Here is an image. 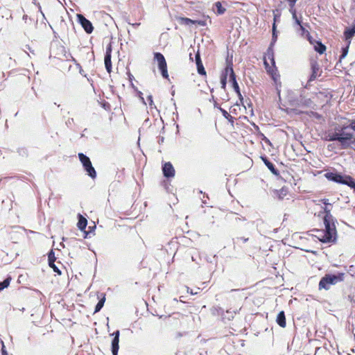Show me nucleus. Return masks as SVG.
I'll return each mask as SVG.
<instances>
[{
    "instance_id": "nucleus-1",
    "label": "nucleus",
    "mask_w": 355,
    "mask_h": 355,
    "mask_svg": "<svg viewBox=\"0 0 355 355\" xmlns=\"http://www.w3.org/2000/svg\"><path fill=\"white\" fill-rule=\"evenodd\" d=\"M324 230H316L317 238L322 243H331L336 240V230L334 223H329V227L324 225Z\"/></svg>"
},
{
    "instance_id": "nucleus-2",
    "label": "nucleus",
    "mask_w": 355,
    "mask_h": 355,
    "mask_svg": "<svg viewBox=\"0 0 355 355\" xmlns=\"http://www.w3.org/2000/svg\"><path fill=\"white\" fill-rule=\"evenodd\" d=\"M345 273L338 272L337 274L325 275L319 282V289L329 290L331 285H335L344 280Z\"/></svg>"
},
{
    "instance_id": "nucleus-3",
    "label": "nucleus",
    "mask_w": 355,
    "mask_h": 355,
    "mask_svg": "<svg viewBox=\"0 0 355 355\" xmlns=\"http://www.w3.org/2000/svg\"><path fill=\"white\" fill-rule=\"evenodd\" d=\"M348 128H350L349 125L336 127L335 128V130L338 131V137L340 138V144L343 149H346L349 146L350 141L354 137L353 132L347 131Z\"/></svg>"
},
{
    "instance_id": "nucleus-4",
    "label": "nucleus",
    "mask_w": 355,
    "mask_h": 355,
    "mask_svg": "<svg viewBox=\"0 0 355 355\" xmlns=\"http://www.w3.org/2000/svg\"><path fill=\"white\" fill-rule=\"evenodd\" d=\"M78 157L87 175L93 179L95 178L96 177V172L92 164L90 159L82 153H78Z\"/></svg>"
},
{
    "instance_id": "nucleus-5",
    "label": "nucleus",
    "mask_w": 355,
    "mask_h": 355,
    "mask_svg": "<svg viewBox=\"0 0 355 355\" xmlns=\"http://www.w3.org/2000/svg\"><path fill=\"white\" fill-rule=\"evenodd\" d=\"M154 58L157 61L158 67L161 71L162 76L164 78H168V74L167 71V64L164 55L161 53H155Z\"/></svg>"
},
{
    "instance_id": "nucleus-6",
    "label": "nucleus",
    "mask_w": 355,
    "mask_h": 355,
    "mask_svg": "<svg viewBox=\"0 0 355 355\" xmlns=\"http://www.w3.org/2000/svg\"><path fill=\"white\" fill-rule=\"evenodd\" d=\"M77 18L78 22L81 24L82 27L84 28L87 33H91L93 31L94 27L92 24L83 15L78 14Z\"/></svg>"
},
{
    "instance_id": "nucleus-7",
    "label": "nucleus",
    "mask_w": 355,
    "mask_h": 355,
    "mask_svg": "<svg viewBox=\"0 0 355 355\" xmlns=\"http://www.w3.org/2000/svg\"><path fill=\"white\" fill-rule=\"evenodd\" d=\"M119 335L120 332L119 330L116 331L111 336H114V338L112 341V353L113 355H117L119 351Z\"/></svg>"
},
{
    "instance_id": "nucleus-8",
    "label": "nucleus",
    "mask_w": 355,
    "mask_h": 355,
    "mask_svg": "<svg viewBox=\"0 0 355 355\" xmlns=\"http://www.w3.org/2000/svg\"><path fill=\"white\" fill-rule=\"evenodd\" d=\"M162 171L166 178H173L175 175V169L171 162H166L163 165Z\"/></svg>"
},
{
    "instance_id": "nucleus-9",
    "label": "nucleus",
    "mask_w": 355,
    "mask_h": 355,
    "mask_svg": "<svg viewBox=\"0 0 355 355\" xmlns=\"http://www.w3.org/2000/svg\"><path fill=\"white\" fill-rule=\"evenodd\" d=\"M311 104V101L309 98H305L300 96V98L297 100H293L291 101V105L293 106H304V107H310Z\"/></svg>"
},
{
    "instance_id": "nucleus-10",
    "label": "nucleus",
    "mask_w": 355,
    "mask_h": 355,
    "mask_svg": "<svg viewBox=\"0 0 355 355\" xmlns=\"http://www.w3.org/2000/svg\"><path fill=\"white\" fill-rule=\"evenodd\" d=\"M274 44H275V42H271L270 45L267 50V53H266V55L264 56V64H265L266 69H268L269 67V64L266 61V58H268L269 60H270V61L273 65L275 64L274 52L272 50V46L274 45Z\"/></svg>"
},
{
    "instance_id": "nucleus-11",
    "label": "nucleus",
    "mask_w": 355,
    "mask_h": 355,
    "mask_svg": "<svg viewBox=\"0 0 355 355\" xmlns=\"http://www.w3.org/2000/svg\"><path fill=\"white\" fill-rule=\"evenodd\" d=\"M325 176L327 179L332 180L335 182L341 183L343 184V182L345 181V176H343L338 173H327Z\"/></svg>"
},
{
    "instance_id": "nucleus-12",
    "label": "nucleus",
    "mask_w": 355,
    "mask_h": 355,
    "mask_svg": "<svg viewBox=\"0 0 355 355\" xmlns=\"http://www.w3.org/2000/svg\"><path fill=\"white\" fill-rule=\"evenodd\" d=\"M225 71L227 74V76L228 75L230 76L229 80H230V82H232V85H234L235 83H237L236 80V75L234 72L232 64H228L227 65V67H225Z\"/></svg>"
},
{
    "instance_id": "nucleus-13",
    "label": "nucleus",
    "mask_w": 355,
    "mask_h": 355,
    "mask_svg": "<svg viewBox=\"0 0 355 355\" xmlns=\"http://www.w3.org/2000/svg\"><path fill=\"white\" fill-rule=\"evenodd\" d=\"M324 212L325 213L324 224L329 227V223H334V220L333 216L331 214V209L327 207V205L324 208Z\"/></svg>"
},
{
    "instance_id": "nucleus-14",
    "label": "nucleus",
    "mask_w": 355,
    "mask_h": 355,
    "mask_svg": "<svg viewBox=\"0 0 355 355\" xmlns=\"http://www.w3.org/2000/svg\"><path fill=\"white\" fill-rule=\"evenodd\" d=\"M196 63L197 66L198 73L200 75H206V71L201 61L199 53H197L196 55Z\"/></svg>"
},
{
    "instance_id": "nucleus-15",
    "label": "nucleus",
    "mask_w": 355,
    "mask_h": 355,
    "mask_svg": "<svg viewBox=\"0 0 355 355\" xmlns=\"http://www.w3.org/2000/svg\"><path fill=\"white\" fill-rule=\"evenodd\" d=\"M264 164H266V166L268 167V168L271 171V173L275 175H279V171H277V169L275 168L274 164L270 162L267 158H262Z\"/></svg>"
},
{
    "instance_id": "nucleus-16",
    "label": "nucleus",
    "mask_w": 355,
    "mask_h": 355,
    "mask_svg": "<svg viewBox=\"0 0 355 355\" xmlns=\"http://www.w3.org/2000/svg\"><path fill=\"white\" fill-rule=\"evenodd\" d=\"M276 321L281 327H286V317L284 311H280L278 313Z\"/></svg>"
},
{
    "instance_id": "nucleus-17",
    "label": "nucleus",
    "mask_w": 355,
    "mask_h": 355,
    "mask_svg": "<svg viewBox=\"0 0 355 355\" xmlns=\"http://www.w3.org/2000/svg\"><path fill=\"white\" fill-rule=\"evenodd\" d=\"M213 10L217 15H223L226 10L220 1H217L214 4Z\"/></svg>"
},
{
    "instance_id": "nucleus-18",
    "label": "nucleus",
    "mask_w": 355,
    "mask_h": 355,
    "mask_svg": "<svg viewBox=\"0 0 355 355\" xmlns=\"http://www.w3.org/2000/svg\"><path fill=\"white\" fill-rule=\"evenodd\" d=\"M87 225V219L83 217L81 214H78V227L83 231L86 228Z\"/></svg>"
},
{
    "instance_id": "nucleus-19",
    "label": "nucleus",
    "mask_w": 355,
    "mask_h": 355,
    "mask_svg": "<svg viewBox=\"0 0 355 355\" xmlns=\"http://www.w3.org/2000/svg\"><path fill=\"white\" fill-rule=\"evenodd\" d=\"M355 34V26L347 28L344 32V35L346 40L350 41Z\"/></svg>"
},
{
    "instance_id": "nucleus-20",
    "label": "nucleus",
    "mask_w": 355,
    "mask_h": 355,
    "mask_svg": "<svg viewBox=\"0 0 355 355\" xmlns=\"http://www.w3.org/2000/svg\"><path fill=\"white\" fill-rule=\"evenodd\" d=\"M311 70H312V73L309 79V82H311L316 78V77L318 76V71L319 70L318 65L316 63H313L311 64Z\"/></svg>"
},
{
    "instance_id": "nucleus-21",
    "label": "nucleus",
    "mask_w": 355,
    "mask_h": 355,
    "mask_svg": "<svg viewBox=\"0 0 355 355\" xmlns=\"http://www.w3.org/2000/svg\"><path fill=\"white\" fill-rule=\"evenodd\" d=\"M314 49L320 54H322L326 51V46L321 42L316 41Z\"/></svg>"
},
{
    "instance_id": "nucleus-22",
    "label": "nucleus",
    "mask_w": 355,
    "mask_h": 355,
    "mask_svg": "<svg viewBox=\"0 0 355 355\" xmlns=\"http://www.w3.org/2000/svg\"><path fill=\"white\" fill-rule=\"evenodd\" d=\"M330 141H338L340 143V138L338 137V131L335 130L334 132H329L326 139Z\"/></svg>"
},
{
    "instance_id": "nucleus-23",
    "label": "nucleus",
    "mask_w": 355,
    "mask_h": 355,
    "mask_svg": "<svg viewBox=\"0 0 355 355\" xmlns=\"http://www.w3.org/2000/svg\"><path fill=\"white\" fill-rule=\"evenodd\" d=\"M102 297L99 300L98 302L96 305L94 313H97L100 311V310L103 308L104 303L105 302V294H101Z\"/></svg>"
},
{
    "instance_id": "nucleus-24",
    "label": "nucleus",
    "mask_w": 355,
    "mask_h": 355,
    "mask_svg": "<svg viewBox=\"0 0 355 355\" xmlns=\"http://www.w3.org/2000/svg\"><path fill=\"white\" fill-rule=\"evenodd\" d=\"M104 61H105V66L107 71L108 73H110L112 71L111 55H105Z\"/></svg>"
},
{
    "instance_id": "nucleus-25",
    "label": "nucleus",
    "mask_w": 355,
    "mask_h": 355,
    "mask_svg": "<svg viewBox=\"0 0 355 355\" xmlns=\"http://www.w3.org/2000/svg\"><path fill=\"white\" fill-rule=\"evenodd\" d=\"M343 184L348 185L349 187L353 188L355 186V180L350 176H345Z\"/></svg>"
},
{
    "instance_id": "nucleus-26",
    "label": "nucleus",
    "mask_w": 355,
    "mask_h": 355,
    "mask_svg": "<svg viewBox=\"0 0 355 355\" xmlns=\"http://www.w3.org/2000/svg\"><path fill=\"white\" fill-rule=\"evenodd\" d=\"M349 44H350V41L348 42V44L345 47L342 48V54L340 55V58H339L340 62H341V60L347 56V55L348 53V51H349Z\"/></svg>"
},
{
    "instance_id": "nucleus-27",
    "label": "nucleus",
    "mask_w": 355,
    "mask_h": 355,
    "mask_svg": "<svg viewBox=\"0 0 355 355\" xmlns=\"http://www.w3.org/2000/svg\"><path fill=\"white\" fill-rule=\"evenodd\" d=\"M10 280L11 278L8 277L6 279H5L3 282H0V292L9 286Z\"/></svg>"
},
{
    "instance_id": "nucleus-28",
    "label": "nucleus",
    "mask_w": 355,
    "mask_h": 355,
    "mask_svg": "<svg viewBox=\"0 0 355 355\" xmlns=\"http://www.w3.org/2000/svg\"><path fill=\"white\" fill-rule=\"evenodd\" d=\"M227 74L225 73V71H224V72L222 73L221 75V77H220V83H221V87L223 89H225V87H226V83H227Z\"/></svg>"
},
{
    "instance_id": "nucleus-29",
    "label": "nucleus",
    "mask_w": 355,
    "mask_h": 355,
    "mask_svg": "<svg viewBox=\"0 0 355 355\" xmlns=\"http://www.w3.org/2000/svg\"><path fill=\"white\" fill-rule=\"evenodd\" d=\"M220 111L221 112L223 116L228 119L229 121L233 122V117L224 109L219 107Z\"/></svg>"
},
{
    "instance_id": "nucleus-30",
    "label": "nucleus",
    "mask_w": 355,
    "mask_h": 355,
    "mask_svg": "<svg viewBox=\"0 0 355 355\" xmlns=\"http://www.w3.org/2000/svg\"><path fill=\"white\" fill-rule=\"evenodd\" d=\"M292 19L294 20V25H300V23H302V15L298 17L297 15L295 14V15H292Z\"/></svg>"
},
{
    "instance_id": "nucleus-31",
    "label": "nucleus",
    "mask_w": 355,
    "mask_h": 355,
    "mask_svg": "<svg viewBox=\"0 0 355 355\" xmlns=\"http://www.w3.org/2000/svg\"><path fill=\"white\" fill-rule=\"evenodd\" d=\"M55 261L54 252L51 250L49 254V264L53 265Z\"/></svg>"
},
{
    "instance_id": "nucleus-32",
    "label": "nucleus",
    "mask_w": 355,
    "mask_h": 355,
    "mask_svg": "<svg viewBox=\"0 0 355 355\" xmlns=\"http://www.w3.org/2000/svg\"><path fill=\"white\" fill-rule=\"evenodd\" d=\"M180 20H181L182 23L185 25L193 24V22H194V20L191 19L189 18H187V17H182V18H181Z\"/></svg>"
},
{
    "instance_id": "nucleus-33",
    "label": "nucleus",
    "mask_w": 355,
    "mask_h": 355,
    "mask_svg": "<svg viewBox=\"0 0 355 355\" xmlns=\"http://www.w3.org/2000/svg\"><path fill=\"white\" fill-rule=\"evenodd\" d=\"M273 15H274V23H275L280 18L281 14H280L279 10H273Z\"/></svg>"
},
{
    "instance_id": "nucleus-34",
    "label": "nucleus",
    "mask_w": 355,
    "mask_h": 355,
    "mask_svg": "<svg viewBox=\"0 0 355 355\" xmlns=\"http://www.w3.org/2000/svg\"><path fill=\"white\" fill-rule=\"evenodd\" d=\"M275 31H276V25H275V23H273V24H272V42H275L276 40H277V35H276Z\"/></svg>"
},
{
    "instance_id": "nucleus-35",
    "label": "nucleus",
    "mask_w": 355,
    "mask_h": 355,
    "mask_svg": "<svg viewBox=\"0 0 355 355\" xmlns=\"http://www.w3.org/2000/svg\"><path fill=\"white\" fill-rule=\"evenodd\" d=\"M193 24H198L201 26L207 25L206 20H194Z\"/></svg>"
},
{
    "instance_id": "nucleus-36",
    "label": "nucleus",
    "mask_w": 355,
    "mask_h": 355,
    "mask_svg": "<svg viewBox=\"0 0 355 355\" xmlns=\"http://www.w3.org/2000/svg\"><path fill=\"white\" fill-rule=\"evenodd\" d=\"M289 12L292 15H295L297 14L296 9L295 8V5H289Z\"/></svg>"
},
{
    "instance_id": "nucleus-37",
    "label": "nucleus",
    "mask_w": 355,
    "mask_h": 355,
    "mask_svg": "<svg viewBox=\"0 0 355 355\" xmlns=\"http://www.w3.org/2000/svg\"><path fill=\"white\" fill-rule=\"evenodd\" d=\"M51 268H52L54 270V272H57L58 274L60 275L61 271L58 269V268L53 263V265L49 264Z\"/></svg>"
},
{
    "instance_id": "nucleus-38",
    "label": "nucleus",
    "mask_w": 355,
    "mask_h": 355,
    "mask_svg": "<svg viewBox=\"0 0 355 355\" xmlns=\"http://www.w3.org/2000/svg\"><path fill=\"white\" fill-rule=\"evenodd\" d=\"M232 87L236 93H239L240 89L238 83H235L234 85H232Z\"/></svg>"
},
{
    "instance_id": "nucleus-39",
    "label": "nucleus",
    "mask_w": 355,
    "mask_h": 355,
    "mask_svg": "<svg viewBox=\"0 0 355 355\" xmlns=\"http://www.w3.org/2000/svg\"><path fill=\"white\" fill-rule=\"evenodd\" d=\"M349 128L355 131V119L351 120L349 123Z\"/></svg>"
},
{
    "instance_id": "nucleus-40",
    "label": "nucleus",
    "mask_w": 355,
    "mask_h": 355,
    "mask_svg": "<svg viewBox=\"0 0 355 355\" xmlns=\"http://www.w3.org/2000/svg\"><path fill=\"white\" fill-rule=\"evenodd\" d=\"M1 354H2V355H8V352L6 349L5 345L3 342H2Z\"/></svg>"
},
{
    "instance_id": "nucleus-41",
    "label": "nucleus",
    "mask_w": 355,
    "mask_h": 355,
    "mask_svg": "<svg viewBox=\"0 0 355 355\" xmlns=\"http://www.w3.org/2000/svg\"><path fill=\"white\" fill-rule=\"evenodd\" d=\"M73 123V118H69L67 121H66V125L69 127L71 126V125Z\"/></svg>"
},
{
    "instance_id": "nucleus-42",
    "label": "nucleus",
    "mask_w": 355,
    "mask_h": 355,
    "mask_svg": "<svg viewBox=\"0 0 355 355\" xmlns=\"http://www.w3.org/2000/svg\"><path fill=\"white\" fill-rule=\"evenodd\" d=\"M111 53H112V48H111V46H109L106 49L105 55H111Z\"/></svg>"
},
{
    "instance_id": "nucleus-43",
    "label": "nucleus",
    "mask_w": 355,
    "mask_h": 355,
    "mask_svg": "<svg viewBox=\"0 0 355 355\" xmlns=\"http://www.w3.org/2000/svg\"><path fill=\"white\" fill-rule=\"evenodd\" d=\"M148 100L149 101L150 106H152L153 105V96L151 95H149L148 96Z\"/></svg>"
},
{
    "instance_id": "nucleus-44",
    "label": "nucleus",
    "mask_w": 355,
    "mask_h": 355,
    "mask_svg": "<svg viewBox=\"0 0 355 355\" xmlns=\"http://www.w3.org/2000/svg\"><path fill=\"white\" fill-rule=\"evenodd\" d=\"M286 1L289 6V5H295L297 0H286Z\"/></svg>"
},
{
    "instance_id": "nucleus-45",
    "label": "nucleus",
    "mask_w": 355,
    "mask_h": 355,
    "mask_svg": "<svg viewBox=\"0 0 355 355\" xmlns=\"http://www.w3.org/2000/svg\"><path fill=\"white\" fill-rule=\"evenodd\" d=\"M300 27V30L302 31V34H303L305 32V28L302 24V22L300 23V25H298Z\"/></svg>"
},
{
    "instance_id": "nucleus-46",
    "label": "nucleus",
    "mask_w": 355,
    "mask_h": 355,
    "mask_svg": "<svg viewBox=\"0 0 355 355\" xmlns=\"http://www.w3.org/2000/svg\"><path fill=\"white\" fill-rule=\"evenodd\" d=\"M129 24L131 25L133 28H136L138 26H139L141 24L140 23H134V24L129 23Z\"/></svg>"
},
{
    "instance_id": "nucleus-47",
    "label": "nucleus",
    "mask_w": 355,
    "mask_h": 355,
    "mask_svg": "<svg viewBox=\"0 0 355 355\" xmlns=\"http://www.w3.org/2000/svg\"><path fill=\"white\" fill-rule=\"evenodd\" d=\"M237 240H241L243 243H245V242H247L248 241V238H244V237H240V238H237Z\"/></svg>"
},
{
    "instance_id": "nucleus-48",
    "label": "nucleus",
    "mask_w": 355,
    "mask_h": 355,
    "mask_svg": "<svg viewBox=\"0 0 355 355\" xmlns=\"http://www.w3.org/2000/svg\"><path fill=\"white\" fill-rule=\"evenodd\" d=\"M321 201L327 206L330 205V203L328 202V199H322Z\"/></svg>"
},
{
    "instance_id": "nucleus-49",
    "label": "nucleus",
    "mask_w": 355,
    "mask_h": 355,
    "mask_svg": "<svg viewBox=\"0 0 355 355\" xmlns=\"http://www.w3.org/2000/svg\"><path fill=\"white\" fill-rule=\"evenodd\" d=\"M236 94H238V96H239V99L241 101V103H243L242 102H243V98L241 92H239V93H236Z\"/></svg>"
},
{
    "instance_id": "nucleus-50",
    "label": "nucleus",
    "mask_w": 355,
    "mask_h": 355,
    "mask_svg": "<svg viewBox=\"0 0 355 355\" xmlns=\"http://www.w3.org/2000/svg\"><path fill=\"white\" fill-rule=\"evenodd\" d=\"M187 292L190 293L191 295H194V294H197L198 293L197 291L193 293V291L191 289H190L189 287H187Z\"/></svg>"
},
{
    "instance_id": "nucleus-51",
    "label": "nucleus",
    "mask_w": 355,
    "mask_h": 355,
    "mask_svg": "<svg viewBox=\"0 0 355 355\" xmlns=\"http://www.w3.org/2000/svg\"><path fill=\"white\" fill-rule=\"evenodd\" d=\"M312 115L314 116L316 118H320V115L316 112H311Z\"/></svg>"
},
{
    "instance_id": "nucleus-52",
    "label": "nucleus",
    "mask_w": 355,
    "mask_h": 355,
    "mask_svg": "<svg viewBox=\"0 0 355 355\" xmlns=\"http://www.w3.org/2000/svg\"><path fill=\"white\" fill-rule=\"evenodd\" d=\"M214 107H216V108L219 109L220 107L218 106V103H214Z\"/></svg>"
},
{
    "instance_id": "nucleus-53",
    "label": "nucleus",
    "mask_w": 355,
    "mask_h": 355,
    "mask_svg": "<svg viewBox=\"0 0 355 355\" xmlns=\"http://www.w3.org/2000/svg\"><path fill=\"white\" fill-rule=\"evenodd\" d=\"M266 142L270 143V141L268 139H266Z\"/></svg>"
},
{
    "instance_id": "nucleus-54",
    "label": "nucleus",
    "mask_w": 355,
    "mask_h": 355,
    "mask_svg": "<svg viewBox=\"0 0 355 355\" xmlns=\"http://www.w3.org/2000/svg\"><path fill=\"white\" fill-rule=\"evenodd\" d=\"M352 189H354V191H355V186H354Z\"/></svg>"
}]
</instances>
